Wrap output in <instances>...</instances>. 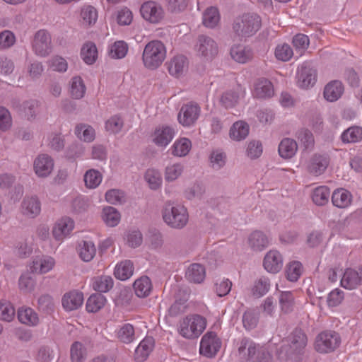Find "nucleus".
Instances as JSON below:
<instances>
[{
	"label": "nucleus",
	"mask_w": 362,
	"mask_h": 362,
	"mask_svg": "<svg viewBox=\"0 0 362 362\" xmlns=\"http://www.w3.org/2000/svg\"><path fill=\"white\" fill-rule=\"evenodd\" d=\"M164 223L173 229H182L189 221L187 209L182 205L166 202L161 210Z\"/></svg>",
	"instance_id": "nucleus-1"
},
{
	"label": "nucleus",
	"mask_w": 362,
	"mask_h": 362,
	"mask_svg": "<svg viewBox=\"0 0 362 362\" xmlns=\"http://www.w3.org/2000/svg\"><path fill=\"white\" fill-rule=\"evenodd\" d=\"M206 327V320L200 315H188L177 325L178 334L186 339H197Z\"/></svg>",
	"instance_id": "nucleus-2"
},
{
	"label": "nucleus",
	"mask_w": 362,
	"mask_h": 362,
	"mask_svg": "<svg viewBox=\"0 0 362 362\" xmlns=\"http://www.w3.org/2000/svg\"><path fill=\"white\" fill-rule=\"evenodd\" d=\"M167 49L163 42L154 40L148 42L142 53V62L144 66L150 70L158 69L165 61Z\"/></svg>",
	"instance_id": "nucleus-3"
},
{
	"label": "nucleus",
	"mask_w": 362,
	"mask_h": 362,
	"mask_svg": "<svg viewBox=\"0 0 362 362\" xmlns=\"http://www.w3.org/2000/svg\"><path fill=\"white\" fill-rule=\"evenodd\" d=\"M261 18L255 13H245L233 21V30L240 40L254 35L261 28Z\"/></svg>",
	"instance_id": "nucleus-4"
},
{
	"label": "nucleus",
	"mask_w": 362,
	"mask_h": 362,
	"mask_svg": "<svg viewBox=\"0 0 362 362\" xmlns=\"http://www.w3.org/2000/svg\"><path fill=\"white\" fill-rule=\"evenodd\" d=\"M31 45L36 56L40 57L49 56L53 49L51 34L45 29L37 30L33 36Z\"/></svg>",
	"instance_id": "nucleus-5"
},
{
	"label": "nucleus",
	"mask_w": 362,
	"mask_h": 362,
	"mask_svg": "<svg viewBox=\"0 0 362 362\" xmlns=\"http://www.w3.org/2000/svg\"><path fill=\"white\" fill-rule=\"evenodd\" d=\"M340 343V336L336 332H322L315 339V349L319 353H329L339 347Z\"/></svg>",
	"instance_id": "nucleus-6"
},
{
	"label": "nucleus",
	"mask_w": 362,
	"mask_h": 362,
	"mask_svg": "<svg viewBox=\"0 0 362 362\" xmlns=\"http://www.w3.org/2000/svg\"><path fill=\"white\" fill-rule=\"evenodd\" d=\"M176 135L175 129L168 125H158L152 132L151 142L158 147L165 148Z\"/></svg>",
	"instance_id": "nucleus-7"
},
{
	"label": "nucleus",
	"mask_w": 362,
	"mask_h": 362,
	"mask_svg": "<svg viewBox=\"0 0 362 362\" xmlns=\"http://www.w3.org/2000/svg\"><path fill=\"white\" fill-rule=\"evenodd\" d=\"M201 113L200 107L194 103L183 105L177 115L178 122L183 127H191L195 124Z\"/></svg>",
	"instance_id": "nucleus-8"
},
{
	"label": "nucleus",
	"mask_w": 362,
	"mask_h": 362,
	"mask_svg": "<svg viewBox=\"0 0 362 362\" xmlns=\"http://www.w3.org/2000/svg\"><path fill=\"white\" fill-rule=\"evenodd\" d=\"M195 50L199 57L204 60H210L217 54L218 45L210 37L201 35L197 40Z\"/></svg>",
	"instance_id": "nucleus-9"
},
{
	"label": "nucleus",
	"mask_w": 362,
	"mask_h": 362,
	"mask_svg": "<svg viewBox=\"0 0 362 362\" xmlns=\"http://www.w3.org/2000/svg\"><path fill=\"white\" fill-rule=\"evenodd\" d=\"M141 16L151 23H158L164 18V11L162 6L153 1L144 2L140 8Z\"/></svg>",
	"instance_id": "nucleus-10"
},
{
	"label": "nucleus",
	"mask_w": 362,
	"mask_h": 362,
	"mask_svg": "<svg viewBox=\"0 0 362 362\" xmlns=\"http://www.w3.org/2000/svg\"><path fill=\"white\" fill-rule=\"evenodd\" d=\"M221 344V341L216 334L209 332L201 339L199 352L206 357H213L218 351Z\"/></svg>",
	"instance_id": "nucleus-11"
},
{
	"label": "nucleus",
	"mask_w": 362,
	"mask_h": 362,
	"mask_svg": "<svg viewBox=\"0 0 362 362\" xmlns=\"http://www.w3.org/2000/svg\"><path fill=\"white\" fill-rule=\"evenodd\" d=\"M54 167V159L46 153L39 154L33 161V170L35 174L41 178L49 177Z\"/></svg>",
	"instance_id": "nucleus-12"
},
{
	"label": "nucleus",
	"mask_w": 362,
	"mask_h": 362,
	"mask_svg": "<svg viewBox=\"0 0 362 362\" xmlns=\"http://www.w3.org/2000/svg\"><path fill=\"white\" fill-rule=\"evenodd\" d=\"M297 83L302 88H308L314 86L317 80V73L310 64L303 63L297 71Z\"/></svg>",
	"instance_id": "nucleus-13"
},
{
	"label": "nucleus",
	"mask_w": 362,
	"mask_h": 362,
	"mask_svg": "<svg viewBox=\"0 0 362 362\" xmlns=\"http://www.w3.org/2000/svg\"><path fill=\"white\" fill-rule=\"evenodd\" d=\"M54 257L48 255L36 256L30 264L31 272L36 274H45L51 272L55 267Z\"/></svg>",
	"instance_id": "nucleus-14"
},
{
	"label": "nucleus",
	"mask_w": 362,
	"mask_h": 362,
	"mask_svg": "<svg viewBox=\"0 0 362 362\" xmlns=\"http://www.w3.org/2000/svg\"><path fill=\"white\" fill-rule=\"evenodd\" d=\"M283 264V256L278 250H270L264 255L263 267L267 272L277 274L281 270Z\"/></svg>",
	"instance_id": "nucleus-15"
},
{
	"label": "nucleus",
	"mask_w": 362,
	"mask_h": 362,
	"mask_svg": "<svg viewBox=\"0 0 362 362\" xmlns=\"http://www.w3.org/2000/svg\"><path fill=\"white\" fill-rule=\"evenodd\" d=\"M341 285L349 290L355 289L362 285V267L358 269H346L341 279Z\"/></svg>",
	"instance_id": "nucleus-16"
},
{
	"label": "nucleus",
	"mask_w": 362,
	"mask_h": 362,
	"mask_svg": "<svg viewBox=\"0 0 362 362\" xmlns=\"http://www.w3.org/2000/svg\"><path fill=\"white\" fill-rule=\"evenodd\" d=\"M74 228V221L69 217H63L54 226L52 229L53 237L57 241H62L71 234Z\"/></svg>",
	"instance_id": "nucleus-17"
},
{
	"label": "nucleus",
	"mask_w": 362,
	"mask_h": 362,
	"mask_svg": "<svg viewBox=\"0 0 362 362\" xmlns=\"http://www.w3.org/2000/svg\"><path fill=\"white\" fill-rule=\"evenodd\" d=\"M21 213L28 218H35L41 211V203L35 196L25 197L21 206Z\"/></svg>",
	"instance_id": "nucleus-18"
},
{
	"label": "nucleus",
	"mask_w": 362,
	"mask_h": 362,
	"mask_svg": "<svg viewBox=\"0 0 362 362\" xmlns=\"http://www.w3.org/2000/svg\"><path fill=\"white\" fill-rule=\"evenodd\" d=\"M252 95L257 98H269L274 95V90L272 82L266 78H259L254 83Z\"/></svg>",
	"instance_id": "nucleus-19"
},
{
	"label": "nucleus",
	"mask_w": 362,
	"mask_h": 362,
	"mask_svg": "<svg viewBox=\"0 0 362 362\" xmlns=\"http://www.w3.org/2000/svg\"><path fill=\"white\" fill-rule=\"evenodd\" d=\"M329 163V160L327 156L315 154L309 160L308 170L310 174L318 176L324 173Z\"/></svg>",
	"instance_id": "nucleus-20"
},
{
	"label": "nucleus",
	"mask_w": 362,
	"mask_h": 362,
	"mask_svg": "<svg viewBox=\"0 0 362 362\" xmlns=\"http://www.w3.org/2000/svg\"><path fill=\"white\" fill-rule=\"evenodd\" d=\"M270 244V238L260 230L251 233L248 237V245L255 252H260L267 248Z\"/></svg>",
	"instance_id": "nucleus-21"
},
{
	"label": "nucleus",
	"mask_w": 362,
	"mask_h": 362,
	"mask_svg": "<svg viewBox=\"0 0 362 362\" xmlns=\"http://www.w3.org/2000/svg\"><path fill=\"white\" fill-rule=\"evenodd\" d=\"M245 95V90L240 86L235 89L224 92L220 99V102L226 108L233 107L238 104L240 98Z\"/></svg>",
	"instance_id": "nucleus-22"
},
{
	"label": "nucleus",
	"mask_w": 362,
	"mask_h": 362,
	"mask_svg": "<svg viewBox=\"0 0 362 362\" xmlns=\"http://www.w3.org/2000/svg\"><path fill=\"white\" fill-rule=\"evenodd\" d=\"M83 303V293L76 291L66 293L62 299V306L66 311H72L79 308Z\"/></svg>",
	"instance_id": "nucleus-23"
},
{
	"label": "nucleus",
	"mask_w": 362,
	"mask_h": 362,
	"mask_svg": "<svg viewBox=\"0 0 362 362\" xmlns=\"http://www.w3.org/2000/svg\"><path fill=\"white\" fill-rule=\"evenodd\" d=\"M76 251L81 260L88 262L94 258L97 250L92 240H83L78 243Z\"/></svg>",
	"instance_id": "nucleus-24"
},
{
	"label": "nucleus",
	"mask_w": 362,
	"mask_h": 362,
	"mask_svg": "<svg viewBox=\"0 0 362 362\" xmlns=\"http://www.w3.org/2000/svg\"><path fill=\"white\" fill-rule=\"evenodd\" d=\"M298 144L296 141L291 138L283 139L278 147L279 156L284 159H290L297 153Z\"/></svg>",
	"instance_id": "nucleus-25"
},
{
	"label": "nucleus",
	"mask_w": 362,
	"mask_h": 362,
	"mask_svg": "<svg viewBox=\"0 0 362 362\" xmlns=\"http://www.w3.org/2000/svg\"><path fill=\"white\" fill-rule=\"evenodd\" d=\"M344 93V86L339 81H332L324 88V98L329 102L337 101Z\"/></svg>",
	"instance_id": "nucleus-26"
},
{
	"label": "nucleus",
	"mask_w": 362,
	"mask_h": 362,
	"mask_svg": "<svg viewBox=\"0 0 362 362\" xmlns=\"http://www.w3.org/2000/svg\"><path fill=\"white\" fill-rule=\"evenodd\" d=\"M185 277L190 282L200 284L206 277L205 267L199 263L191 264L186 271Z\"/></svg>",
	"instance_id": "nucleus-27"
},
{
	"label": "nucleus",
	"mask_w": 362,
	"mask_h": 362,
	"mask_svg": "<svg viewBox=\"0 0 362 362\" xmlns=\"http://www.w3.org/2000/svg\"><path fill=\"white\" fill-rule=\"evenodd\" d=\"M187 58L182 55H177L169 62L168 71L173 76L179 77L187 71Z\"/></svg>",
	"instance_id": "nucleus-28"
},
{
	"label": "nucleus",
	"mask_w": 362,
	"mask_h": 362,
	"mask_svg": "<svg viewBox=\"0 0 362 362\" xmlns=\"http://www.w3.org/2000/svg\"><path fill=\"white\" fill-rule=\"evenodd\" d=\"M134 264L132 261L125 259L118 262L114 269V275L116 279L125 281L129 279L134 274Z\"/></svg>",
	"instance_id": "nucleus-29"
},
{
	"label": "nucleus",
	"mask_w": 362,
	"mask_h": 362,
	"mask_svg": "<svg viewBox=\"0 0 362 362\" xmlns=\"http://www.w3.org/2000/svg\"><path fill=\"white\" fill-rule=\"evenodd\" d=\"M17 315L18 320L22 324L30 327L36 326L40 322L37 313L30 308L22 307L19 308Z\"/></svg>",
	"instance_id": "nucleus-30"
},
{
	"label": "nucleus",
	"mask_w": 362,
	"mask_h": 362,
	"mask_svg": "<svg viewBox=\"0 0 362 362\" xmlns=\"http://www.w3.org/2000/svg\"><path fill=\"white\" fill-rule=\"evenodd\" d=\"M86 91V87L81 76H76L71 78L69 83V92L73 99H81L85 95Z\"/></svg>",
	"instance_id": "nucleus-31"
},
{
	"label": "nucleus",
	"mask_w": 362,
	"mask_h": 362,
	"mask_svg": "<svg viewBox=\"0 0 362 362\" xmlns=\"http://www.w3.org/2000/svg\"><path fill=\"white\" fill-rule=\"evenodd\" d=\"M192 148L191 141L185 137L177 139L170 147L171 154L175 157H185Z\"/></svg>",
	"instance_id": "nucleus-32"
},
{
	"label": "nucleus",
	"mask_w": 362,
	"mask_h": 362,
	"mask_svg": "<svg viewBox=\"0 0 362 362\" xmlns=\"http://www.w3.org/2000/svg\"><path fill=\"white\" fill-rule=\"evenodd\" d=\"M250 132L247 123L240 120L235 122L230 129L229 136L232 140L240 141L246 139Z\"/></svg>",
	"instance_id": "nucleus-33"
},
{
	"label": "nucleus",
	"mask_w": 362,
	"mask_h": 362,
	"mask_svg": "<svg viewBox=\"0 0 362 362\" xmlns=\"http://www.w3.org/2000/svg\"><path fill=\"white\" fill-rule=\"evenodd\" d=\"M185 166L180 162L169 163L164 169V179L166 182L177 180L183 174Z\"/></svg>",
	"instance_id": "nucleus-34"
},
{
	"label": "nucleus",
	"mask_w": 362,
	"mask_h": 362,
	"mask_svg": "<svg viewBox=\"0 0 362 362\" xmlns=\"http://www.w3.org/2000/svg\"><path fill=\"white\" fill-rule=\"evenodd\" d=\"M154 347V340L152 337H145L137 346L135 350V358L138 361H144L148 356Z\"/></svg>",
	"instance_id": "nucleus-35"
},
{
	"label": "nucleus",
	"mask_w": 362,
	"mask_h": 362,
	"mask_svg": "<svg viewBox=\"0 0 362 362\" xmlns=\"http://www.w3.org/2000/svg\"><path fill=\"white\" fill-rule=\"evenodd\" d=\"M101 218L107 226L115 227L120 222L121 214L115 208L107 206L103 209Z\"/></svg>",
	"instance_id": "nucleus-36"
},
{
	"label": "nucleus",
	"mask_w": 362,
	"mask_h": 362,
	"mask_svg": "<svg viewBox=\"0 0 362 362\" xmlns=\"http://www.w3.org/2000/svg\"><path fill=\"white\" fill-rule=\"evenodd\" d=\"M231 57L239 63H246L252 57V49L243 45H234L230 49Z\"/></svg>",
	"instance_id": "nucleus-37"
},
{
	"label": "nucleus",
	"mask_w": 362,
	"mask_h": 362,
	"mask_svg": "<svg viewBox=\"0 0 362 362\" xmlns=\"http://www.w3.org/2000/svg\"><path fill=\"white\" fill-rule=\"evenodd\" d=\"M351 194L342 188L334 190L332 196L333 204L338 208L348 207L351 204Z\"/></svg>",
	"instance_id": "nucleus-38"
},
{
	"label": "nucleus",
	"mask_w": 362,
	"mask_h": 362,
	"mask_svg": "<svg viewBox=\"0 0 362 362\" xmlns=\"http://www.w3.org/2000/svg\"><path fill=\"white\" fill-rule=\"evenodd\" d=\"M118 340L124 344H130L136 339L135 329L132 325L126 323L115 331Z\"/></svg>",
	"instance_id": "nucleus-39"
},
{
	"label": "nucleus",
	"mask_w": 362,
	"mask_h": 362,
	"mask_svg": "<svg viewBox=\"0 0 362 362\" xmlns=\"http://www.w3.org/2000/svg\"><path fill=\"white\" fill-rule=\"evenodd\" d=\"M290 348L293 353L300 352L307 344V337L301 329H295L290 338Z\"/></svg>",
	"instance_id": "nucleus-40"
},
{
	"label": "nucleus",
	"mask_w": 362,
	"mask_h": 362,
	"mask_svg": "<svg viewBox=\"0 0 362 362\" xmlns=\"http://www.w3.org/2000/svg\"><path fill=\"white\" fill-rule=\"evenodd\" d=\"M135 294L139 298H145L148 296L152 289V284L151 279L143 276L137 279L133 285Z\"/></svg>",
	"instance_id": "nucleus-41"
},
{
	"label": "nucleus",
	"mask_w": 362,
	"mask_h": 362,
	"mask_svg": "<svg viewBox=\"0 0 362 362\" xmlns=\"http://www.w3.org/2000/svg\"><path fill=\"white\" fill-rule=\"evenodd\" d=\"M98 49L95 43L86 42L81 49V57L83 61L88 65L94 64L98 59Z\"/></svg>",
	"instance_id": "nucleus-42"
},
{
	"label": "nucleus",
	"mask_w": 362,
	"mask_h": 362,
	"mask_svg": "<svg viewBox=\"0 0 362 362\" xmlns=\"http://www.w3.org/2000/svg\"><path fill=\"white\" fill-rule=\"evenodd\" d=\"M80 16L82 24L86 27H90L96 23L98 13L94 6L86 5L81 8Z\"/></svg>",
	"instance_id": "nucleus-43"
},
{
	"label": "nucleus",
	"mask_w": 362,
	"mask_h": 362,
	"mask_svg": "<svg viewBox=\"0 0 362 362\" xmlns=\"http://www.w3.org/2000/svg\"><path fill=\"white\" fill-rule=\"evenodd\" d=\"M74 132L76 137L84 142H92L95 137V129L87 124L76 125Z\"/></svg>",
	"instance_id": "nucleus-44"
},
{
	"label": "nucleus",
	"mask_w": 362,
	"mask_h": 362,
	"mask_svg": "<svg viewBox=\"0 0 362 362\" xmlns=\"http://www.w3.org/2000/svg\"><path fill=\"white\" fill-rule=\"evenodd\" d=\"M114 285V281L110 276H100L95 277L92 280V286L95 291L106 293L109 291Z\"/></svg>",
	"instance_id": "nucleus-45"
},
{
	"label": "nucleus",
	"mask_w": 362,
	"mask_h": 362,
	"mask_svg": "<svg viewBox=\"0 0 362 362\" xmlns=\"http://www.w3.org/2000/svg\"><path fill=\"white\" fill-rule=\"evenodd\" d=\"M85 186L88 189H95L103 180L102 174L97 170L90 169L83 175Z\"/></svg>",
	"instance_id": "nucleus-46"
},
{
	"label": "nucleus",
	"mask_w": 362,
	"mask_h": 362,
	"mask_svg": "<svg viewBox=\"0 0 362 362\" xmlns=\"http://www.w3.org/2000/svg\"><path fill=\"white\" fill-rule=\"evenodd\" d=\"M330 196V190L327 186H319L315 188L312 192L313 202L318 206H323L328 202Z\"/></svg>",
	"instance_id": "nucleus-47"
},
{
	"label": "nucleus",
	"mask_w": 362,
	"mask_h": 362,
	"mask_svg": "<svg viewBox=\"0 0 362 362\" xmlns=\"http://www.w3.org/2000/svg\"><path fill=\"white\" fill-rule=\"evenodd\" d=\"M220 15L218 11L215 7L208 8L203 13V24L209 28H215L219 23Z\"/></svg>",
	"instance_id": "nucleus-48"
},
{
	"label": "nucleus",
	"mask_w": 362,
	"mask_h": 362,
	"mask_svg": "<svg viewBox=\"0 0 362 362\" xmlns=\"http://www.w3.org/2000/svg\"><path fill=\"white\" fill-rule=\"evenodd\" d=\"M144 179L152 190H157L162 185L163 180L161 175L156 169H148L145 173Z\"/></svg>",
	"instance_id": "nucleus-49"
},
{
	"label": "nucleus",
	"mask_w": 362,
	"mask_h": 362,
	"mask_svg": "<svg viewBox=\"0 0 362 362\" xmlns=\"http://www.w3.org/2000/svg\"><path fill=\"white\" fill-rule=\"evenodd\" d=\"M106 301V298L103 295L100 293L93 294L88 298L86 310L89 313H96L104 307Z\"/></svg>",
	"instance_id": "nucleus-50"
},
{
	"label": "nucleus",
	"mask_w": 362,
	"mask_h": 362,
	"mask_svg": "<svg viewBox=\"0 0 362 362\" xmlns=\"http://www.w3.org/2000/svg\"><path fill=\"white\" fill-rule=\"evenodd\" d=\"M344 143H356L362 139V127L354 126L344 131L341 136Z\"/></svg>",
	"instance_id": "nucleus-51"
},
{
	"label": "nucleus",
	"mask_w": 362,
	"mask_h": 362,
	"mask_svg": "<svg viewBox=\"0 0 362 362\" xmlns=\"http://www.w3.org/2000/svg\"><path fill=\"white\" fill-rule=\"evenodd\" d=\"M128 52V45L123 40L115 42L109 47V56L112 59H122Z\"/></svg>",
	"instance_id": "nucleus-52"
},
{
	"label": "nucleus",
	"mask_w": 362,
	"mask_h": 362,
	"mask_svg": "<svg viewBox=\"0 0 362 362\" xmlns=\"http://www.w3.org/2000/svg\"><path fill=\"white\" fill-rule=\"evenodd\" d=\"M303 271V267L300 262H291L286 267V278L290 281H296L300 278Z\"/></svg>",
	"instance_id": "nucleus-53"
},
{
	"label": "nucleus",
	"mask_w": 362,
	"mask_h": 362,
	"mask_svg": "<svg viewBox=\"0 0 362 362\" xmlns=\"http://www.w3.org/2000/svg\"><path fill=\"white\" fill-rule=\"evenodd\" d=\"M270 288V281L266 276L258 279L252 287V293L256 297H261L265 295Z\"/></svg>",
	"instance_id": "nucleus-54"
},
{
	"label": "nucleus",
	"mask_w": 362,
	"mask_h": 362,
	"mask_svg": "<svg viewBox=\"0 0 362 362\" xmlns=\"http://www.w3.org/2000/svg\"><path fill=\"white\" fill-rule=\"evenodd\" d=\"M281 309L284 313H289L294 305V297L291 291H281L279 296Z\"/></svg>",
	"instance_id": "nucleus-55"
},
{
	"label": "nucleus",
	"mask_w": 362,
	"mask_h": 362,
	"mask_svg": "<svg viewBox=\"0 0 362 362\" xmlns=\"http://www.w3.org/2000/svg\"><path fill=\"white\" fill-rule=\"evenodd\" d=\"M124 126V121L119 115H113L106 120L105 124V130L110 134L119 133Z\"/></svg>",
	"instance_id": "nucleus-56"
},
{
	"label": "nucleus",
	"mask_w": 362,
	"mask_h": 362,
	"mask_svg": "<svg viewBox=\"0 0 362 362\" xmlns=\"http://www.w3.org/2000/svg\"><path fill=\"white\" fill-rule=\"evenodd\" d=\"M16 310L13 305L8 301H0V319L6 322H11L13 320Z\"/></svg>",
	"instance_id": "nucleus-57"
},
{
	"label": "nucleus",
	"mask_w": 362,
	"mask_h": 362,
	"mask_svg": "<svg viewBox=\"0 0 362 362\" xmlns=\"http://www.w3.org/2000/svg\"><path fill=\"white\" fill-rule=\"evenodd\" d=\"M105 200L111 204H122L125 202L126 196L123 191L112 189L106 192Z\"/></svg>",
	"instance_id": "nucleus-58"
},
{
	"label": "nucleus",
	"mask_w": 362,
	"mask_h": 362,
	"mask_svg": "<svg viewBox=\"0 0 362 362\" xmlns=\"http://www.w3.org/2000/svg\"><path fill=\"white\" fill-rule=\"evenodd\" d=\"M70 351L72 362H83L86 357V349L78 341H76L71 345Z\"/></svg>",
	"instance_id": "nucleus-59"
},
{
	"label": "nucleus",
	"mask_w": 362,
	"mask_h": 362,
	"mask_svg": "<svg viewBox=\"0 0 362 362\" xmlns=\"http://www.w3.org/2000/svg\"><path fill=\"white\" fill-rule=\"evenodd\" d=\"M18 286L23 293H31L35 288V280L30 274H23L19 278Z\"/></svg>",
	"instance_id": "nucleus-60"
},
{
	"label": "nucleus",
	"mask_w": 362,
	"mask_h": 362,
	"mask_svg": "<svg viewBox=\"0 0 362 362\" xmlns=\"http://www.w3.org/2000/svg\"><path fill=\"white\" fill-rule=\"evenodd\" d=\"M274 54L278 60L287 62L293 57V52L288 44L284 43L276 46Z\"/></svg>",
	"instance_id": "nucleus-61"
},
{
	"label": "nucleus",
	"mask_w": 362,
	"mask_h": 362,
	"mask_svg": "<svg viewBox=\"0 0 362 362\" xmlns=\"http://www.w3.org/2000/svg\"><path fill=\"white\" fill-rule=\"evenodd\" d=\"M49 67L54 71L65 72L68 68L66 60L61 56L55 55L47 62Z\"/></svg>",
	"instance_id": "nucleus-62"
},
{
	"label": "nucleus",
	"mask_w": 362,
	"mask_h": 362,
	"mask_svg": "<svg viewBox=\"0 0 362 362\" xmlns=\"http://www.w3.org/2000/svg\"><path fill=\"white\" fill-rule=\"evenodd\" d=\"M210 164L213 169L218 170L222 168L226 163V154L218 150L214 151L210 156Z\"/></svg>",
	"instance_id": "nucleus-63"
},
{
	"label": "nucleus",
	"mask_w": 362,
	"mask_h": 362,
	"mask_svg": "<svg viewBox=\"0 0 362 362\" xmlns=\"http://www.w3.org/2000/svg\"><path fill=\"white\" fill-rule=\"evenodd\" d=\"M296 137L299 142L305 148H312L315 140L313 133L306 129H302L297 132Z\"/></svg>",
	"instance_id": "nucleus-64"
}]
</instances>
